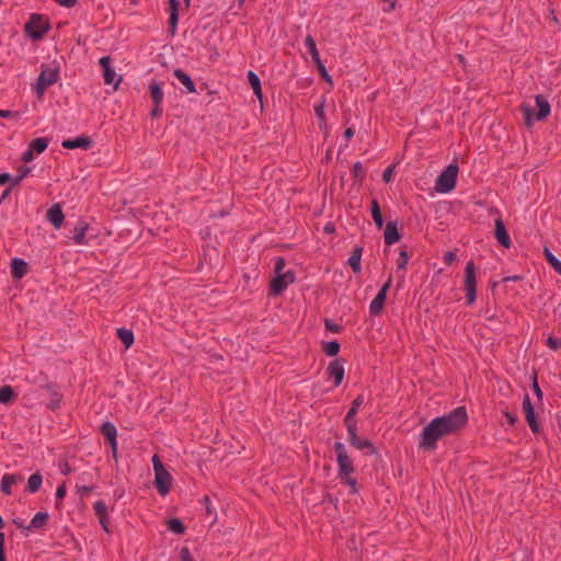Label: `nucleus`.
<instances>
[{"label": "nucleus", "mask_w": 561, "mask_h": 561, "mask_svg": "<svg viewBox=\"0 0 561 561\" xmlns=\"http://www.w3.org/2000/svg\"><path fill=\"white\" fill-rule=\"evenodd\" d=\"M468 420L463 407L456 408L450 413L433 419L422 431L419 448L426 451L436 449L437 442L445 436L457 433Z\"/></svg>", "instance_id": "1"}, {"label": "nucleus", "mask_w": 561, "mask_h": 561, "mask_svg": "<svg viewBox=\"0 0 561 561\" xmlns=\"http://www.w3.org/2000/svg\"><path fill=\"white\" fill-rule=\"evenodd\" d=\"M285 261L282 257H278L275 262V274L276 276L273 278L271 283V290L273 294L277 295L287 288L289 284L295 280V274L291 271H284Z\"/></svg>", "instance_id": "2"}, {"label": "nucleus", "mask_w": 561, "mask_h": 561, "mask_svg": "<svg viewBox=\"0 0 561 561\" xmlns=\"http://www.w3.org/2000/svg\"><path fill=\"white\" fill-rule=\"evenodd\" d=\"M525 123L530 126L535 121H540L550 114L549 103L541 96H536V108L531 105L523 106Z\"/></svg>", "instance_id": "3"}, {"label": "nucleus", "mask_w": 561, "mask_h": 561, "mask_svg": "<svg viewBox=\"0 0 561 561\" xmlns=\"http://www.w3.org/2000/svg\"><path fill=\"white\" fill-rule=\"evenodd\" d=\"M458 174V167L455 163L449 164L437 178L435 190L438 193L446 194L455 188Z\"/></svg>", "instance_id": "4"}, {"label": "nucleus", "mask_w": 561, "mask_h": 561, "mask_svg": "<svg viewBox=\"0 0 561 561\" xmlns=\"http://www.w3.org/2000/svg\"><path fill=\"white\" fill-rule=\"evenodd\" d=\"M152 465L156 486L161 495H165L170 490L172 477L165 470L157 455L152 457Z\"/></svg>", "instance_id": "5"}, {"label": "nucleus", "mask_w": 561, "mask_h": 561, "mask_svg": "<svg viewBox=\"0 0 561 561\" xmlns=\"http://www.w3.org/2000/svg\"><path fill=\"white\" fill-rule=\"evenodd\" d=\"M59 72L56 68L46 67L42 70L35 85V92L39 99L43 98L48 87L57 82Z\"/></svg>", "instance_id": "6"}, {"label": "nucleus", "mask_w": 561, "mask_h": 561, "mask_svg": "<svg viewBox=\"0 0 561 561\" xmlns=\"http://www.w3.org/2000/svg\"><path fill=\"white\" fill-rule=\"evenodd\" d=\"M48 28L47 22L42 15L33 14L25 24V30L32 39H39Z\"/></svg>", "instance_id": "7"}, {"label": "nucleus", "mask_w": 561, "mask_h": 561, "mask_svg": "<svg viewBox=\"0 0 561 561\" xmlns=\"http://www.w3.org/2000/svg\"><path fill=\"white\" fill-rule=\"evenodd\" d=\"M334 449L336 451V459L340 467V472L344 476H348L354 471L352 460L347 455L345 447L342 443H335Z\"/></svg>", "instance_id": "8"}, {"label": "nucleus", "mask_w": 561, "mask_h": 561, "mask_svg": "<svg viewBox=\"0 0 561 561\" xmlns=\"http://www.w3.org/2000/svg\"><path fill=\"white\" fill-rule=\"evenodd\" d=\"M476 271L473 262H469L466 266L465 289L467 291L468 304L476 300Z\"/></svg>", "instance_id": "9"}, {"label": "nucleus", "mask_w": 561, "mask_h": 561, "mask_svg": "<svg viewBox=\"0 0 561 561\" xmlns=\"http://www.w3.org/2000/svg\"><path fill=\"white\" fill-rule=\"evenodd\" d=\"M99 64L103 70L104 82L108 85H113L114 89H117L121 82V77L111 67V58L108 56H104L100 59Z\"/></svg>", "instance_id": "10"}, {"label": "nucleus", "mask_w": 561, "mask_h": 561, "mask_svg": "<svg viewBox=\"0 0 561 561\" xmlns=\"http://www.w3.org/2000/svg\"><path fill=\"white\" fill-rule=\"evenodd\" d=\"M347 432H348V440L352 444V446H354L355 448H357L359 450L366 451L367 454L374 453V447H373L371 443L368 439L360 438L357 435L356 424H351L347 427Z\"/></svg>", "instance_id": "11"}, {"label": "nucleus", "mask_w": 561, "mask_h": 561, "mask_svg": "<svg viewBox=\"0 0 561 561\" xmlns=\"http://www.w3.org/2000/svg\"><path fill=\"white\" fill-rule=\"evenodd\" d=\"M90 226L84 221H79L72 230V240L76 244L84 245L89 243L91 236L89 234Z\"/></svg>", "instance_id": "12"}, {"label": "nucleus", "mask_w": 561, "mask_h": 561, "mask_svg": "<svg viewBox=\"0 0 561 561\" xmlns=\"http://www.w3.org/2000/svg\"><path fill=\"white\" fill-rule=\"evenodd\" d=\"M523 412H524L525 419H526L529 427L533 430V432H538L539 424L536 421L535 410H534V407L530 402L528 394H526L523 400Z\"/></svg>", "instance_id": "13"}, {"label": "nucleus", "mask_w": 561, "mask_h": 561, "mask_svg": "<svg viewBox=\"0 0 561 561\" xmlns=\"http://www.w3.org/2000/svg\"><path fill=\"white\" fill-rule=\"evenodd\" d=\"M61 146L66 149H89L92 146V140L87 136H80L73 139H66Z\"/></svg>", "instance_id": "14"}, {"label": "nucleus", "mask_w": 561, "mask_h": 561, "mask_svg": "<svg viewBox=\"0 0 561 561\" xmlns=\"http://www.w3.org/2000/svg\"><path fill=\"white\" fill-rule=\"evenodd\" d=\"M495 238L503 247H511L510 236L501 218L495 219Z\"/></svg>", "instance_id": "15"}, {"label": "nucleus", "mask_w": 561, "mask_h": 561, "mask_svg": "<svg viewBox=\"0 0 561 561\" xmlns=\"http://www.w3.org/2000/svg\"><path fill=\"white\" fill-rule=\"evenodd\" d=\"M328 374L334 379V385L339 386L344 377V366L340 360L330 363Z\"/></svg>", "instance_id": "16"}, {"label": "nucleus", "mask_w": 561, "mask_h": 561, "mask_svg": "<svg viewBox=\"0 0 561 561\" xmlns=\"http://www.w3.org/2000/svg\"><path fill=\"white\" fill-rule=\"evenodd\" d=\"M47 218L55 228H60L65 219L61 207L58 204L50 207L47 211Z\"/></svg>", "instance_id": "17"}, {"label": "nucleus", "mask_w": 561, "mask_h": 561, "mask_svg": "<svg viewBox=\"0 0 561 561\" xmlns=\"http://www.w3.org/2000/svg\"><path fill=\"white\" fill-rule=\"evenodd\" d=\"M149 92L153 104H161L163 101V83L159 81H152L149 84Z\"/></svg>", "instance_id": "18"}, {"label": "nucleus", "mask_w": 561, "mask_h": 561, "mask_svg": "<svg viewBox=\"0 0 561 561\" xmlns=\"http://www.w3.org/2000/svg\"><path fill=\"white\" fill-rule=\"evenodd\" d=\"M383 237L385 242L388 245H391L400 240V233L394 222L390 221L386 225Z\"/></svg>", "instance_id": "19"}, {"label": "nucleus", "mask_w": 561, "mask_h": 561, "mask_svg": "<svg viewBox=\"0 0 561 561\" xmlns=\"http://www.w3.org/2000/svg\"><path fill=\"white\" fill-rule=\"evenodd\" d=\"M387 294L385 290H379L376 297L371 300L369 305V311L371 314H379L383 308V304L386 301Z\"/></svg>", "instance_id": "20"}, {"label": "nucleus", "mask_w": 561, "mask_h": 561, "mask_svg": "<svg viewBox=\"0 0 561 561\" xmlns=\"http://www.w3.org/2000/svg\"><path fill=\"white\" fill-rule=\"evenodd\" d=\"M364 403V396L363 394H359L354 401H353V404H352V408L350 409V411L347 412L346 416H345V424L346 426L348 427L351 424H356V422L354 421V416L356 415V413L358 412V409L360 408V405Z\"/></svg>", "instance_id": "21"}, {"label": "nucleus", "mask_w": 561, "mask_h": 561, "mask_svg": "<svg viewBox=\"0 0 561 561\" xmlns=\"http://www.w3.org/2000/svg\"><path fill=\"white\" fill-rule=\"evenodd\" d=\"M174 77L183 84L188 93L195 92V85L188 75L181 69L174 71Z\"/></svg>", "instance_id": "22"}, {"label": "nucleus", "mask_w": 561, "mask_h": 561, "mask_svg": "<svg viewBox=\"0 0 561 561\" xmlns=\"http://www.w3.org/2000/svg\"><path fill=\"white\" fill-rule=\"evenodd\" d=\"M362 253H363V249L357 247L354 249L351 257L348 259V264L355 273H358L362 270V266H360Z\"/></svg>", "instance_id": "23"}, {"label": "nucleus", "mask_w": 561, "mask_h": 561, "mask_svg": "<svg viewBox=\"0 0 561 561\" xmlns=\"http://www.w3.org/2000/svg\"><path fill=\"white\" fill-rule=\"evenodd\" d=\"M12 275L16 278H21L26 274L27 265L23 260L14 259L12 261Z\"/></svg>", "instance_id": "24"}, {"label": "nucleus", "mask_w": 561, "mask_h": 561, "mask_svg": "<svg viewBox=\"0 0 561 561\" xmlns=\"http://www.w3.org/2000/svg\"><path fill=\"white\" fill-rule=\"evenodd\" d=\"M19 480H21V478L18 476L4 474L1 480L2 492L5 494H10L12 485H14Z\"/></svg>", "instance_id": "25"}, {"label": "nucleus", "mask_w": 561, "mask_h": 561, "mask_svg": "<svg viewBox=\"0 0 561 561\" xmlns=\"http://www.w3.org/2000/svg\"><path fill=\"white\" fill-rule=\"evenodd\" d=\"M305 45L308 49V53L310 54L311 56V59L317 64V65H320V56H319V51L317 49V46H316V42L314 39L312 38V36H307L306 39H305Z\"/></svg>", "instance_id": "26"}, {"label": "nucleus", "mask_w": 561, "mask_h": 561, "mask_svg": "<svg viewBox=\"0 0 561 561\" xmlns=\"http://www.w3.org/2000/svg\"><path fill=\"white\" fill-rule=\"evenodd\" d=\"M103 436L111 443L116 442L117 431L112 423H105L101 427Z\"/></svg>", "instance_id": "27"}, {"label": "nucleus", "mask_w": 561, "mask_h": 561, "mask_svg": "<svg viewBox=\"0 0 561 561\" xmlns=\"http://www.w3.org/2000/svg\"><path fill=\"white\" fill-rule=\"evenodd\" d=\"M43 482V478L39 473H34L28 478L27 481V490L31 493H35L38 491Z\"/></svg>", "instance_id": "28"}, {"label": "nucleus", "mask_w": 561, "mask_h": 561, "mask_svg": "<svg viewBox=\"0 0 561 561\" xmlns=\"http://www.w3.org/2000/svg\"><path fill=\"white\" fill-rule=\"evenodd\" d=\"M117 336L123 342V344L128 348L134 342V334L130 330L127 329H118Z\"/></svg>", "instance_id": "29"}, {"label": "nucleus", "mask_w": 561, "mask_h": 561, "mask_svg": "<svg viewBox=\"0 0 561 561\" xmlns=\"http://www.w3.org/2000/svg\"><path fill=\"white\" fill-rule=\"evenodd\" d=\"M48 520V514L39 512L31 520L28 528H42Z\"/></svg>", "instance_id": "30"}, {"label": "nucleus", "mask_w": 561, "mask_h": 561, "mask_svg": "<svg viewBox=\"0 0 561 561\" xmlns=\"http://www.w3.org/2000/svg\"><path fill=\"white\" fill-rule=\"evenodd\" d=\"M48 146L46 138H36L30 144V149L35 153H42Z\"/></svg>", "instance_id": "31"}, {"label": "nucleus", "mask_w": 561, "mask_h": 561, "mask_svg": "<svg viewBox=\"0 0 561 561\" xmlns=\"http://www.w3.org/2000/svg\"><path fill=\"white\" fill-rule=\"evenodd\" d=\"M14 398L13 388L10 386H3L0 388V403L8 404Z\"/></svg>", "instance_id": "32"}, {"label": "nucleus", "mask_w": 561, "mask_h": 561, "mask_svg": "<svg viewBox=\"0 0 561 561\" xmlns=\"http://www.w3.org/2000/svg\"><path fill=\"white\" fill-rule=\"evenodd\" d=\"M371 215L374 218V221L378 228H381L383 226V219L381 216L380 207L377 201H373L371 203Z\"/></svg>", "instance_id": "33"}, {"label": "nucleus", "mask_w": 561, "mask_h": 561, "mask_svg": "<svg viewBox=\"0 0 561 561\" xmlns=\"http://www.w3.org/2000/svg\"><path fill=\"white\" fill-rule=\"evenodd\" d=\"M543 254L546 256V260L551 265V267L561 274V262L558 260L547 248L543 251Z\"/></svg>", "instance_id": "34"}, {"label": "nucleus", "mask_w": 561, "mask_h": 561, "mask_svg": "<svg viewBox=\"0 0 561 561\" xmlns=\"http://www.w3.org/2000/svg\"><path fill=\"white\" fill-rule=\"evenodd\" d=\"M168 527L171 531L175 534H182L184 531L183 523L178 518H172L168 520Z\"/></svg>", "instance_id": "35"}, {"label": "nucleus", "mask_w": 561, "mask_h": 561, "mask_svg": "<svg viewBox=\"0 0 561 561\" xmlns=\"http://www.w3.org/2000/svg\"><path fill=\"white\" fill-rule=\"evenodd\" d=\"M170 5H171L170 23H171L172 27L174 28L178 23L179 2L176 0H170Z\"/></svg>", "instance_id": "36"}, {"label": "nucleus", "mask_w": 561, "mask_h": 561, "mask_svg": "<svg viewBox=\"0 0 561 561\" xmlns=\"http://www.w3.org/2000/svg\"><path fill=\"white\" fill-rule=\"evenodd\" d=\"M94 512L99 518L107 515V506L103 501H98L93 504Z\"/></svg>", "instance_id": "37"}, {"label": "nucleus", "mask_w": 561, "mask_h": 561, "mask_svg": "<svg viewBox=\"0 0 561 561\" xmlns=\"http://www.w3.org/2000/svg\"><path fill=\"white\" fill-rule=\"evenodd\" d=\"M409 262V255L407 251L402 250L397 260V268L404 271L407 268Z\"/></svg>", "instance_id": "38"}, {"label": "nucleus", "mask_w": 561, "mask_h": 561, "mask_svg": "<svg viewBox=\"0 0 561 561\" xmlns=\"http://www.w3.org/2000/svg\"><path fill=\"white\" fill-rule=\"evenodd\" d=\"M324 103H325V100L322 99V101L318 105L314 106V112H316V115L318 116V118L320 119L321 128L324 125Z\"/></svg>", "instance_id": "39"}, {"label": "nucleus", "mask_w": 561, "mask_h": 561, "mask_svg": "<svg viewBox=\"0 0 561 561\" xmlns=\"http://www.w3.org/2000/svg\"><path fill=\"white\" fill-rule=\"evenodd\" d=\"M340 351V344L335 341L329 342L325 345V352L329 356H335Z\"/></svg>", "instance_id": "40"}, {"label": "nucleus", "mask_w": 561, "mask_h": 561, "mask_svg": "<svg viewBox=\"0 0 561 561\" xmlns=\"http://www.w3.org/2000/svg\"><path fill=\"white\" fill-rule=\"evenodd\" d=\"M547 345L553 351L560 350L561 348V340L549 336L547 340Z\"/></svg>", "instance_id": "41"}, {"label": "nucleus", "mask_w": 561, "mask_h": 561, "mask_svg": "<svg viewBox=\"0 0 561 561\" xmlns=\"http://www.w3.org/2000/svg\"><path fill=\"white\" fill-rule=\"evenodd\" d=\"M248 80L251 88L259 85L261 83L260 78L253 71L248 72Z\"/></svg>", "instance_id": "42"}, {"label": "nucleus", "mask_w": 561, "mask_h": 561, "mask_svg": "<svg viewBox=\"0 0 561 561\" xmlns=\"http://www.w3.org/2000/svg\"><path fill=\"white\" fill-rule=\"evenodd\" d=\"M318 66V69H319V72L321 73L322 78H324L328 82H332V79L331 77L329 76L324 65L322 64V61L320 60V65H317Z\"/></svg>", "instance_id": "43"}, {"label": "nucleus", "mask_w": 561, "mask_h": 561, "mask_svg": "<svg viewBox=\"0 0 561 561\" xmlns=\"http://www.w3.org/2000/svg\"><path fill=\"white\" fill-rule=\"evenodd\" d=\"M13 180H14V178H12L9 173H1L0 174V184L1 185L10 182L11 186H14L13 185Z\"/></svg>", "instance_id": "44"}, {"label": "nucleus", "mask_w": 561, "mask_h": 561, "mask_svg": "<svg viewBox=\"0 0 561 561\" xmlns=\"http://www.w3.org/2000/svg\"><path fill=\"white\" fill-rule=\"evenodd\" d=\"M181 561H194L187 548H182L180 552Z\"/></svg>", "instance_id": "45"}, {"label": "nucleus", "mask_w": 561, "mask_h": 561, "mask_svg": "<svg viewBox=\"0 0 561 561\" xmlns=\"http://www.w3.org/2000/svg\"><path fill=\"white\" fill-rule=\"evenodd\" d=\"M28 172H30L28 168L23 169L21 171V173L14 178L13 185H18L22 181V179L27 175Z\"/></svg>", "instance_id": "46"}, {"label": "nucleus", "mask_w": 561, "mask_h": 561, "mask_svg": "<svg viewBox=\"0 0 561 561\" xmlns=\"http://www.w3.org/2000/svg\"><path fill=\"white\" fill-rule=\"evenodd\" d=\"M66 492H67V490H66L65 484L58 486L57 491H56V497L58 500H62L65 497V495H66Z\"/></svg>", "instance_id": "47"}, {"label": "nucleus", "mask_w": 561, "mask_h": 561, "mask_svg": "<svg viewBox=\"0 0 561 561\" xmlns=\"http://www.w3.org/2000/svg\"><path fill=\"white\" fill-rule=\"evenodd\" d=\"M504 416H505V420L506 422L510 424V425H514L517 421V417L516 415L510 413V412H505L504 413Z\"/></svg>", "instance_id": "48"}, {"label": "nucleus", "mask_w": 561, "mask_h": 561, "mask_svg": "<svg viewBox=\"0 0 561 561\" xmlns=\"http://www.w3.org/2000/svg\"><path fill=\"white\" fill-rule=\"evenodd\" d=\"M393 168L389 167L383 171L382 178L386 182H389L392 178Z\"/></svg>", "instance_id": "49"}, {"label": "nucleus", "mask_w": 561, "mask_h": 561, "mask_svg": "<svg viewBox=\"0 0 561 561\" xmlns=\"http://www.w3.org/2000/svg\"><path fill=\"white\" fill-rule=\"evenodd\" d=\"M162 113L161 104H153V108L151 111L152 117H159Z\"/></svg>", "instance_id": "50"}, {"label": "nucleus", "mask_w": 561, "mask_h": 561, "mask_svg": "<svg viewBox=\"0 0 561 561\" xmlns=\"http://www.w3.org/2000/svg\"><path fill=\"white\" fill-rule=\"evenodd\" d=\"M34 153L35 152L28 148V150L23 153V161L31 162L34 159Z\"/></svg>", "instance_id": "51"}, {"label": "nucleus", "mask_w": 561, "mask_h": 561, "mask_svg": "<svg viewBox=\"0 0 561 561\" xmlns=\"http://www.w3.org/2000/svg\"><path fill=\"white\" fill-rule=\"evenodd\" d=\"M55 1L57 3H59L60 5L67 7V8L73 7L77 2V0H55Z\"/></svg>", "instance_id": "52"}, {"label": "nucleus", "mask_w": 561, "mask_h": 561, "mask_svg": "<svg viewBox=\"0 0 561 561\" xmlns=\"http://www.w3.org/2000/svg\"><path fill=\"white\" fill-rule=\"evenodd\" d=\"M445 263L451 264L456 260V253L455 252H448L445 254Z\"/></svg>", "instance_id": "53"}, {"label": "nucleus", "mask_w": 561, "mask_h": 561, "mask_svg": "<svg viewBox=\"0 0 561 561\" xmlns=\"http://www.w3.org/2000/svg\"><path fill=\"white\" fill-rule=\"evenodd\" d=\"M99 520H100V524L102 525L103 529L108 533L110 529H108V518H107V515L104 516L103 518H99Z\"/></svg>", "instance_id": "54"}, {"label": "nucleus", "mask_w": 561, "mask_h": 561, "mask_svg": "<svg viewBox=\"0 0 561 561\" xmlns=\"http://www.w3.org/2000/svg\"><path fill=\"white\" fill-rule=\"evenodd\" d=\"M391 284H392V277L389 276L387 282L383 284V286L380 288V290H385V294L388 293L389 288L391 287Z\"/></svg>", "instance_id": "55"}, {"label": "nucleus", "mask_w": 561, "mask_h": 561, "mask_svg": "<svg viewBox=\"0 0 561 561\" xmlns=\"http://www.w3.org/2000/svg\"><path fill=\"white\" fill-rule=\"evenodd\" d=\"M534 391H535L536 396L538 397V399L541 400L542 392H541V390L538 386V382L536 380L534 381Z\"/></svg>", "instance_id": "56"}, {"label": "nucleus", "mask_w": 561, "mask_h": 561, "mask_svg": "<svg viewBox=\"0 0 561 561\" xmlns=\"http://www.w3.org/2000/svg\"><path fill=\"white\" fill-rule=\"evenodd\" d=\"M254 94L261 100L262 99V88L261 83L252 88Z\"/></svg>", "instance_id": "57"}, {"label": "nucleus", "mask_w": 561, "mask_h": 561, "mask_svg": "<svg viewBox=\"0 0 561 561\" xmlns=\"http://www.w3.org/2000/svg\"><path fill=\"white\" fill-rule=\"evenodd\" d=\"M11 116H18V115L8 110H0V117H11Z\"/></svg>", "instance_id": "58"}, {"label": "nucleus", "mask_w": 561, "mask_h": 561, "mask_svg": "<svg viewBox=\"0 0 561 561\" xmlns=\"http://www.w3.org/2000/svg\"><path fill=\"white\" fill-rule=\"evenodd\" d=\"M111 448H112L113 457L116 458L117 457V442L111 443Z\"/></svg>", "instance_id": "59"}, {"label": "nucleus", "mask_w": 561, "mask_h": 561, "mask_svg": "<svg viewBox=\"0 0 561 561\" xmlns=\"http://www.w3.org/2000/svg\"><path fill=\"white\" fill-rule=\"evenodd\" d=\"M0 552H4V534L0 533Z\"/></svg>", "instance_id": "60"}, {"label": "nucleus", "mask_w": 561, "mask_h": 561, "mask_svg": "<svg viewBox=\"0 0 561 561\" xmlns=\"http://www.w3.org/2000/svg\"><path fill=\"white\" fill-rule=\"evenodd\" d=\"M354 135V130L352 128H347L344 133V136L345 138L350 139L351 137H353Z\"/></svg>", "instance_id": "61"}, {"label": "nucleus", "mask_w": 561, "mask_h": 561, "mask_svg": "<svg viewBox=\"0 0 561 561\" xmlns=\"http://www.w3.org/2000/svg\"><path fill=\"white\" fill-rule=\"evenodd\" d=\"M355 480L352 478L346 479V484L350 485L353 490H355Z\"/></svg>", "instance_id": "62"}, {"label": "nucleus", "mask_w": 561, "mask_h": 561, "mask_svg": "<svg viewBox=\"0 0 561 561\" xmlns=\"http://www.w3.org/2000/svg\"><path fill=\"white\" fill-rule=\"evenodd\" d=\"M394 8V2H390L388 8H383V11L390 12Z\"/></svg>", "instance_id": "63"}, {"label": "nucleus", "mask_w": 561, "mask_h": 561, "mask_svg": "<svg viewBox=\"0 0 561 561\" xmlns=\"http://www.w3.org/2000/svg\"><path fill=\"white\" fill-rule=\"evenodd\" d=\"M0 561H5V553L4 552H0Z\"/></svg>", "instance_id": "64"}]
</instances>
